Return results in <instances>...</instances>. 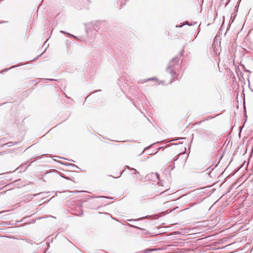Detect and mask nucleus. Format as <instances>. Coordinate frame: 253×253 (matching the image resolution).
I'll use <instances>...</instances> for the list:
<instances>
[{"instance_id":"f03ea898","label":"nucleus","mask_w":253,"mask_h":253,"mask_svg":"<svg viewBox=\"0 0 253 253\" xmlns=\"http://www.w3.org/2000/svg\"><path fill=\"white\" fill-rule=\"evenodd\" d=\"M212 48H213V50H214V49H215V44L214 43H213V44H212ZM214 51V54L215 56H216V55H217V53L216 52V51Z\"/></svg>"},{"instance_id":"f257e3e1","label":"nucleus","mask_w":253,"mask_h":253,"mask_svg":"<svg viewBox=\"0 0 253 253\" xmlns=\"http://www.w3.org/2000/svg\"><path fill=\"white\" fill-rule=\"evenodd\" d=\"M214 118V117H211V116H207L205 118V119L203 121H201L199 124H201L202 122H204L205 121H208L210 119H211L212 118Z\"/></svg>"}]
</instances>
